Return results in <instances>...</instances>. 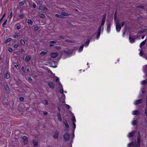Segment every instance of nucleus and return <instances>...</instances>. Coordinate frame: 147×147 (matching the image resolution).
<instances>
[{
    "label": "nucleus",
    "instance_id": "f257e3e1",
    "mask_svg": "<svg viewBox=\"0 0 147 147\" xmlns=\"http://www.w3.org/2000/svg\"><path fill=\"white\" fill-rule=\"evenodd\" d=\"M106 14L104 13L103 15V17L102 19V21L101 23V25L99 27L98 31H97V36L96 37V38L97 39H98L99 37L101 32V26H102L105 23V20L106 19Z\"/></svg>",
    "mask_w": 147,
    "mask_h": 147
},
{
    "label": "nucleus",
    "instance_id": "f03ea898",
    "mask_svg": "<svg viewBox=\"0 0 147 147\" xmlns=\"http://www.w3.org/2000/svg\"><path fill=\"white\" fill-rule=\"evenodd\" d=\"M141 142L140 134L139 131H138L137 136V141L136 146H134L133 147H140Z\"/></svg>",
    "mask_w": 147,
    "mask_h": 147
},
{
    "label": "nucleus",
    "instance_id": "7ed1b4c3",
    "mask_svg": "<svg viewBox=\"0 0 147 147\" xmlns=\"http://www.w3.org/2000/svg\"><path fill=\"white\" fill-rule=\"evenodd\" d=\"M63 138L65 141L69 140L70 138V135L69 133L67 132L64 134L63 136Z\"/></svg>",
    "mask_w": 147,
    "mask_h": 147
},
{
    "label": "nucleus",
    "instance_id": "20e7f679",
    "mask_svg": "<svg viewBox=\"0 0 147 147\" xmlns=\"http://www.w3.org/2000/svg\"><path fill=\"white\" fill-rule=\"evenodd\" d=\"M58 55V53L53 52L51 53L50 55V56L51 57L55 58Z\"/></svg>",
    "mask_w": 147,
    "mask_h": 147
},
{
    "label": "nucleus",
    "instance_id": "39448f33",
    "mask_svg": "<svg viewBox=\"0 0 147 147\" xmlns=\"http://www.w3.org/2000/svg\"><path fill=\"white\" fill-rule=\"evenodd\" d=\"M22 139L23 140V141L25 144H26L28 143V138L26 136H23L22 137Z\"/></svg>",
    "mask_w": 147,
    "mask_h": 147
},
{
    "label": "nucleus",
    "instance_id": "423d86ee",
    "mask_svg": "<svg viewBox=\"0 0 147 147\" xmlns=\"http://www.w3.org/2000/svg\"><path fill=\"white\" fill-rule=\"evenodd\" d=\"M143 101V100L142 99H141L136 100L134 104L135 105H137L140 104L142 103Z\"/></svg>",
    "mask_w": 147,
    "mask_h": 147
},
{
    "label": "nucleus",
    "instance_id": "0eeeda50",
    "mask_svg": "<svg viewBox=\"0 0 147 147\" xmlns=\"http://www.w3.org/2000/svg\"><path fill=\"white\" fill-rule=\"evenodd\" d=\"M59 134V131H57L53 135V137L55 139H57L58 137V135Z\"/></svg>",
    "mask_w": 147,
    "mask_h": 147
},
{
    "label": "nucleus",
    "instance_id": "6e6552de",
    "mask_svg": "<svg viewBox=\"0 0 147 147\" xmlns=\"http://www.w3.org/2000/svg\"><path fill=\"white\" fill-rule=\"evenodd\" d=\"M63 122L67 128H69V125L68 124L67 121L65 119H64L63 120Z\"/></svg>",
    "mask_w": 147,
    "mask_h": 147
},
{
    "label": "nucleus",
    "instance_id": "1a4fd4ad",
    "mask_svg": "<svg viewBox=\"0 0 147 147\" xmlns=\"http://www.w3.org/2000/svg\"><path fill=\"white\" fill-rule=\"evenodd\" d=\"M48 86L51 89L54 88L55 85L52 82H49L48 83Z\"/></svg>",
    "mask_w": 147,
    "mask_h": 147
},
{
    "label": "nucleus",
    "instance_id": "9d476101",
    "mask_svg": "<svg viewBox=\"0 0 147 147\" xmlns=\"http://www.w3.org/2000/svg\"><path fill=\"white\" fill-rule=\"evenodd\" d=\"M121 27L119 24H118V23H116V29L117 32H119L121 30Z\"/></svg>",
    "mask_w": 147,
    "mask_h": 147
},
{
    "label": "nucleus",
    "instance_id": "9b49d317",
    "mask_svg": "<svg viewBox=\"0 0 147 147\" xmlns=\"http://www.w3.org/2000/svg\"><path fill=\"white\" fill-rule=\"evenodd\" d=\"M111 23L109 22H107V31L108 32H109L110 31L111 28Z\"/></svg>",
    "mask_w": 147,
    "mask_h": 147
},
{
    "label": "nucleus",
    "instance_id": "f8f14e48",
    "mask_svg": "<svg viewBox=\"0 0 147 147\" xmlns=\"http://www.w3.org/2000/svg\"><path fill=\"white\" fill-rule=\"evenodd\" d=\"M4 86L5 88V90L6 92H9V88L7 84H5L4 85Z\"/></svg>",
    "mask_w": 147,
    "mask_h": 147
},
{
    "label": "nucleus",
    "instance_id": "ddd939ff",
    "mask_svg": "<svg viewBox=\"0 0 147 147\" xmlns=\"http://www.w3.org/2000/svg\"><path fill=\"white\" fill-rule=\"evenodd\" d=\"M135 132L134 131H133L131 132H130L129 133L128 135V136L129 138H130L133 136L135 135Z\"/></svg>",
    "mask_w": 147,
    "mask_h": 147
},
{
    "label": "nucleus",
    "instance_id": "4468645a",
    "mask_svg": "<svg viewBox=\"0 0 147 147\" xmlns=\"http://www.w3.org/2000/svg\"><path fill=\"white\" fill-rule=\"evenodd\" d=\"M57 118L58 120L59 121H61L62 119L61 118V115L60 113H57Z\"/></svg>",
    "mask_w": 147,
    "mask_h": 147
},
{
    "label": "nucleus",
    "instance_id": "2eb2a0df",
    "mask_svg": "<svg viewBox=\"0 0 147 147\" xmlns=\"http://www.w3.org/2000/svg\"><path fill=\"white\" fill-rule=\"evenodd\" d=\"M57 42V41H51L49 42V43H50L49 46V47H53L54 46V45L53 44V43H55Z\"/></svg>",
    "mask_w": 147,
    "mask_h": 147
},
{
    "label": "nucleus",
    "instance_id": "dca6fc26",
    "mask_svg": "<svg viewBox=\"0 0 147 147\" xmlns=\"http://www.w3.org/2000/svg\"><path fill=\"white\" fill-rule=\"evenodd\" d=\"M129 39L130 42L131 43H133L135 42L134 38H132L131 37V35L130 34L129 37Z\"/></svg>",
    "mask_w": 147,
    "mask_h": 147
},
{
    "label": "nucleus",
    "instance_id": "f3484780",
    "mask_svg": "<svg viewBox=\"0 0 147 147\" xmlns=\"http://www.w3.org/2000/svg\"><path fill=\"white\" fill-rule=\"evenodd\" d=\"M38 142L37 141H34L33 142V144L34 147H38Z\"/></svg>",
    "mask_w": 147,
    "mask_h": 147
},
{
    "label": "nucleus",
    "instance_id": "a211bd4d",
    "mask_svg": "<svg viewBox=\"0 0 147 147\" xmlns=\"http://www.w3.org/2000/svg\"><path fill=\"white\" fill-rule=\"evenodd\" d=\"M30 59L31 57L30 55L27 56L25 58V60L27 62H28L30 60Z\"/></svg>",
    "mask_w": 147,
    "mask_h": 147
},
{
    "label": "nucleus",
    "instance_id": "6ab92c4d",
    "mask_svg": "<svg viewBox=\"0 0 147 147\" xmlns=\"http://www.w3.org/2000/svg\"><path fill=\"white\" fill-rule=\"evenodd\" d=\"M65 42L68 43H73L76 42V41L74 40H70L66 39L65 40Z\"/></svg>",
    "mask_w": 147,
    "mask_h": 147
},
{
    "label": "nucleus",
    "instance_id": "aec40b11",
    "mask_svg": "<svg viewBox=\"0 0 147 147\" xmlns=\"http://www.w3.org/2000/svg\"><path fill=\"white\" fill-rule=\"evenodd\" d=\"M143 71L146 74V76H147V65L143 68Z\"/></svg>",
    "mask_w": 147,
    "mask_h": 147
},
{
    "label": "nucleus",
    "instance_id": "412c9836",
    "mask_svg": "<svg viewBox=\"0 0 147 147\" xmlns=\"http://www.w3.org/2000/svg\"><path fill=\"white\" fill-rule=\"evenodd\" d=\"M55 16H56L58 18H59L61 19H63L64 18V17H63V16L61 15H59L57 14H55Z\"/></svg>",
    "mask_w": 147,
    "mask_h": 147
},
{
    "label": "nucleus",
    "instance_id": "4be33fe9",
    "mask_svg": "<svg viewBox=\"0 0 147 147\" xmlns=\"http://www.w3.org/2000/svg\"><path fill=\"white\" fill-rule=\"evenodd\" d=\"M4 77L8 79L10 77V76L9 73L6 72L5 74Z\"/></svg>",
    "mask_w": 147,
    "mask_h": 147
},
{
    "label": "nucleus",
    "instance_id": "5701e85b",
    "mask_svg": "<svg viewBox=\"0 0 147 147\" xmlns=\"http://www.w3.org/2000/svg\"><path fill=\"white\" fill-rule=\"evenodd\" d=\"M139 112L138 110L134 111L132 113V114L134 115H137L139 114Z\"/></svg>",
    "mask_w": 147,
    "mask_h": 147
},
{
    "label": "nucleus",
    "instance_id": "b1692460",
    "mask_svg": "<svg viewBox=\"0 0 147 147\" xmlns=\"http://www.w3.org/2000/svg\"><path fill=\"white\" fill-rule=\"evenodd\" d=\"M12 38H7V39H6L5 40L4 42L5 44H6V43L9 42L10 41L12 40Z\"/></svg>",
    "mask_w": 147,
    "mask_h": 147
},
{
    "label": "nucleus",
    "instance_id": "393cba45",
    "mask_svg": "<svg viewBox=\"0 0 147 147\" xmlns=\"http://www.w3.org/2000/svg\"><path fill=\"white\" fill-rule=\"evenodd\" d=\"M60 92L62 94H63V97H62V98H63L64 99L65 98V95L63 93V88H62L61 90H60Z\"/></svg>",
    "mask_w": 147,
    "mask_h": 147
},
{
    "label": "nucleus",
    "instance_id": "a878e982",
    "mask_svg": "<svg viewBox=\"0 0 147 147\" xmlns=\"http://www.w3.org/2000/svg\"><path fill=\"white\" fill-rule=\"evenodd\" d=\"M27 23L28 24L32 25L33 23V22L31 20L29 19L28 20Z\"/></svg>",
    "mask_w": 147,
    "mask_h": 147
},
{
    "label": "nucleus",
    "instance_id": "bb28decb",
    "mask_svg": "<svg viewBox=\"0 0 147 147\" xmlns=\"http://www.w3.org/2000/svg\"><path fill=\"white\" fill-rule=\"evenodd\" d=\"M146 40L142 42L140 45V47L141 48L142 46L144 45L146 43Z\"/></svg>",
    "mask_w": 147,
    "mask_h": 147
},
{
    "label": "nucleus",
    "instance_id": "cd10ccee",
    "mask_svg": "<svg viewBox=\"0 0 147 147\" xmlns=\"http://www.w3.org/2000/svg\"><path fill=\"white\" fill-rule=\"evenodd\" d=\"M135 144H136V143L135 142H132L128 144V147L131 146H132L134 145Z\"/></svg>",
    "mask_w": 147,
    "mask_h": 147
},
{
    "label": "nucleus",
    "instance_id": "c85d7f7f",
    "mask_svg": "<svg viewBox=\"0 0 147 147\" xmlns=\"http://www.w3.org/2000/svg\"><path fill=\"white\" fill-rule=\"evenodd\" d=\"M61 14L63 16H69V14L68 13L64 12H62L61 13Z\"/></svg>",
    "mask_w": 147,
    "mask_h": 147
},
{
    "label": "nucleus",
    "instance_id": "c756f323",
    "mask_svg": "<svg viewBox=\"0 0 147 147\" xmlns=\"http://www.w3.org/2000/svg\"><path fill=\"white\" fill-rule=\"evenodd\" d=\"M20 42L21 44L23 45H24L25 43V41L23 39H21L20 40Z\"/></svg>",
    "mask_w": 147,
    "mask_h": 147
},
{
    "label": "nucleus",
    "instance_id": "7c9ffc66",
    "mask_svg": "<svg viewBox=\"0 0 147 147\" xmlns=\"http://www.w3.org/2000/svg\"><path fill=\"white\" fill-rule=\"evenodd\" d=\"M84 45H82L80 46L79 49V51H81L82 50Z\"/></svg>",
    "mask_w": 147,
    "mask_h": 147
},
{
    "label": "nucleus",
    "instance_id": "2f4dec72",
    "mask_svg": "<svg viewBox=\"0 0 147 147\" xmlns=\"http://www.w3.org/2000/svg\"><path fill=\"white\" fill-rule=\"evenodd\" d=\"M90 40H88L85 43V45L86 47L87 46L89 43H90Z\"/></svg>",
    "mask_w": 147,
    "mask_h": 147
},
{
    "label": "nucleus",
    "instance_id": "473e14b6",
    "mask_svg": "<svg viewBox=\"0 0 147 147\" xmlns=\"http://www.w3.org/2000/svg\"><path fill=\"white\" fill-rule=\"evenodd\" d=\"M13 15V13L12 12H10V14L9 15V16H8V18L9 19H11V18Z\"/></svg>",
    "mask_w": 147,
    "mask_h": 147
},
{
    "label": "nucleus",
    "instance_id": "72a5a7b5",
    "mask_svg": "<svg viewBox=\"0 0 147 147\" xmlns=\"http://www.w3.org/2000/svg\"><path fill=\"white\" fill-rule=\"evenodd\" d=\"M7 22V20H6L5 21V22L3 23V24H2V26L3 27H4L5 26Z\"/></svg>",
    "mask_w": 147,
    "mask_h": 147
},
{
    "label": "nucleus",
    "instance_id": "f704fd0d",
    "mask_svg": "<svg viewBox=\"0 0 147 147\" xmlns=\"http://www.w3.org/2000/svg\"><path fill=\"white\" fill-rule=\"evenodd\" d=\"M137 122L136 121L134 120L132 122V123L133 125H137Z\"/></svg>",
    "mask_w": 147,
    "mask_h": 147
},
{
    "label": "nucleus",
    "instance_id": "c9c22d12",
    "mask_svg": "<svg viewBox=\"0 0 147 147\" xmlns=\"http://www.w3.org/2000/svg\"><path fill=\"white\" fill-rule=\"evenodd\" d=\"M147 83V82L146 80H144L142 81L141 82V84L142 85H144L146 83Z\"/></svg>",
    "mask_w": 147,
    "mask_h": 147
},
{
    "label": "nucleus",
    "instance_id": "e433bc0d",
    "mask_svg": "<svg viewBox=\"0 0 147 147\" xmlns=\"http://www.w3.org/2000/svg\"><path fill=\"white\" fill-rule=\"evenodd\" d=\"M40 17L42 18H45V15L42 13H41L40 14Z\"/></svg>",
    "mask_w": 147,
    "mask_h": 147
},
{
    "label": "nucleus",
    "instance_id": "4c0bfd02",
    "mask_svg": "<svg viewBox=\"0 0 147 147\" xmlns=\"http://www.w3.org/2000/svg\"><path fill=\"white\" fill-rule=\"evenodd\" d=\"M71 121H73V122H75L76 119H75V117L74 116H73L71 118Z\"/></svg>",
    "mask_w": 147,
    "mask_h": 147
},
{
    "label": "nucleus",
    "instance_id": "58836bf2",
    "mask_svg": "<svg viewBox=\"0 0 147 147\" xmlns=\"http://www.w3.org/2000/svg\"><path fill=\"white\" fill-rule=\"evenodd\" d=\"M8 51L9 52H12L13 51V49L11 47H9Z\"/></svg>",
    "mask_w": 147,
    "mask_h": 147
},
{
    "label": "nucleus",
    "instance_id": "ea45409f",
    "mask_svg": "<svg viewBox=\"0 0 147 147\" xmlns=\"http://www.w3.org/2000/svg\"><path fill=\"white\" fill-rule=\"evenodd\" d=\"M136 7L137 8H141L142 9H144V6H142V5H140V6H136Z\"/></svg>",
    "mask_w": 147,
    "mask_h": 147
},
{
    "label": "nucleus",
    "instance_id": "a19ab883",
    "mask_svg": "<svg viewBox=\"0 0 147 147\" xmlns=\"http://www.w3.org/2000/svg\"><path fill=\"white\" fill-rule=\"evenodd\" d=\"M38 3L39 4H42L43 3V1L42 0H38Z\"/></svg>",
    "mask_w": 147,
    "mask_h": 147
},
{
    "label": "nucleus",
    "instance_id": "79ce46f5",
    "mask_svg": "<svg viewBox=\"0 0 147 147\" xmlns=\"http://www.w3.org/2000/svg\"><path fill=\"white\" fill-rule=\"evenodd\" d=\"M55 48L57 49H61V47L60 46H55Z\"/></svg>",
    "mask_w": 147,
    "mask_h": 147
},
{
    "label": "nucleus",
    "instance_id": "37998d69",
    "mask_svg": "<svg viewBox=\"0 0 147 147\" xmlns=\"http://www.w3.org/2000/svg\"><path fill=\"white\" fill-rule=\"evenodd\" d=\"M145 114L146 115V117L147 118V107L146 108L145 110Z\"/></svg>",
    "mask_w": 147,
    "mask_h": 147
},
{
    "label": "nucleus",
    "instance_id": "c03bdc74",
    "mask_svg": "<svg viewBox=\"0 0 147 147\" xmlns=\"http://www.w3.org/2000/svg\"><path fill=\"white\" fill-rule=\"evenodd\" d=\"M48 9V8L46 7L43 6L42 10H43L46 11Z\"/></svg>",
    "mask_w": 147,
    "mask_h": 147
},
{
    "label": "nucleus",
    "instance_id": "a18cd8bd",
    "mask_svg": "<svg viewBox=\"0 0 147 147\" xmlns=\"http://www.w3.org/2000/svg\"><path fill=\"white\" fill-rule=\"evenodd\" d=\"M19 5L21 6H22L24 5V1H21L19 3Z\"/></svg>",
    "mask_w": 147,
    "mask_h": 147
},
{
    "label": "nucleus",
    "instance_id": "49530a36",
    "mask_svg": "<svg viewBox=\"0 0 147 147\" xmlns=\"http://www.w3.org/2000/svg\"><path fill=\"white\" fill-rule=\"evenodd\" d=\"M145 32L144 30H139L138 31V33H142Z\"/></svg>",
    "mask_w": 147,
    "mask_h": 147
},
{
    "label": "nucleus",
    "instance_id": "de8ad7c7",
    "mask_svg": "<svg viewBox=\"0 0 147 147\" xmlns=\"http://www.w3.org/2000/svg\"><path fill=\"white\" fill-rule=\"evenodd\" d=\"M22 70V71L25 73V71L24 69V67L23 66H22L21 68Z\"/></svg>",
    "mask_w": 147,
    "mask_h": 147
},
{
    "label": "nucleus",
    "instance_id": "09e8293b",
    "mask_svg": "<svg viewBox=\"0 0 147 147\" xmlns=\"http://www.w3.org/2000/svg\"><path fill=\"white\" fill-rule=\"evenodd\" d=\"M47 53V52H44V51H42L41 53H40V54L42 55H45Z\"/></svg>",
    "mask_w": 147,
    "mask_h": 147
},
{
    "label": "nucleus",
    "instance_id": "8fccbe9b",
    "mask_svg": "<svg viewBox=\"0 0 147 147\" xmlns=\"http://www.w3.org/2000/svg\"><path fill=\"white\" fill-rule=\"evenodd\" d=\"M33 3L32 4V6L34 8H35L36 7V4L34 3L33 2Z\"/></svg>",
    "mask_w": 147,
    "mask_h": 147
},
{
    "label": "nucleus",
    "instance_id": "3c124183",
    "mask_svg": "<svg viewBox=\"0 0 147 147\" xmlns=\"http://www.w3.org/2000/svg\"><path fill=\"white\" fill-rule=\"evenodd\" d=\"M140 55L141 56H142V55H144V53L142 52V51H141L140 52Z\"/></svg>",
    "mask_w": 147,
    "mask_h": 147
},
{
    "label": "nucleus",
    "instance_id": "603ef678",
    "mask_svg": "<svg viewBox=\"0 0 147 147\" xmlns=\"http://www.w3.org/2000/svg\"><path fill=\"white\" fill-rule=\"evenodd\" d=\"M5 14H4L3 16L0 19V22H1L2 20L3 19L4 16H5Z\"/></svg>",
    "mask_w": 147,
    "mask_h": 147
},
{
    "label": "nucleus",
    "instance_id": "864d4df0",
    "mask_svg": "<svg viewBox=\"0 0 147 147\" xmlns=\"http://www.w3.org/2000/svg\"><path fill=\"white\" fill-rule=\"evenodd\" d=\"M44 101L45 102V104L46 105H48L49 103H48V101L47 100H45Z\"/></svg>",
    "mask_w": 147,
    "mask_h": 147
},
{
    "label": "nucleus",
    "instance_id": "5fc2aeb1",
    "mask_svg": "<svg viewBox=\"0 0 147 147\" xmlns=\"http://www.w3.org/2000/svg\"><path fill=\"white\" fill-rule=\"evenodd\" d=\"M65 105L66 106V107L67 109H69L70 107L69 105L67 104H65Z\"/></svg>",
    "mask_w": 147,
    "mask_h": 147
},
{
    "label": "nucleus",
    "instance_id": "6e6d98bb",
    "mask_svg": "<svg viewBox=\"0 0 147 147\" xmlns=\"http://www.w3.org/2000/svg\"><path fill=\"white\" fill-rule=\"evenodd\" d=\"M34 30L37 31L38 30L39 28L38 27H36L34 28Z\"/></svg>",
    "mask_w": 147,
    "mask_h": 147
},
{
    "label": "nucleus",
    "instance_id": "4d7b16f0",
    "mask_svg": "<svg viewBox=\"0 0 147 147\" xmlns=\"http://www.w3.org/2000/svg\"><path fill=\"white\" fill-rule=\"evenodd\" d=\"M19 36L18 34H16L13 36V37L14 38H17Z\"/></svg>",
    "mask_w": 147,
    "mask_h": 147
},
{
    "label": "nucleus",
    "instance_id": "13d9d810",
    "mask_svg": "<svg viewBox=\"0 0 147 147\" xmlns=\"http://www.w3.org/2000/svg\"><path fill=\"white\" fill-rule=\"evenodd\" d=\"M43 6H39V8L40 10H42Z\"/></svg>",
    "mask_w": 147,
    "mask_h": 147
},
{
    "label": "nucleus",
    "instance_id": "bf43d9fd",
    "mask_svg": "<svg viewBox=\"0 0 147 147\" xmlns=\"http://www.w3.org/2000/svg\"><path fill=\"white\" fill-rule=\"evenodd\" d=\"M18 47V45L17 44H15L14 45V47L15 48H17Z\"/></svg>",
    "mask_w": 147,
    "mask_h": 147
},
{
    "label": "nucleus",
    "instance_id": "052dcab7",
    "mask_svg": "<svg viewBox=\"0 0 147 147\" xmlns=\"http://www.w3.org/2000/svg\"><path fill=\"white\" fill-rule=\"evenodd\" d=\"M20 100L21 101H22L24 100V98L23 97H21L20 98Z\"/></svg>",
    "mask_w": 147,
    "mask_h": 147
},
{
    "label": "nucleus",
    "instance_id": "680f3d73",
    "mask_svg": "<svg viewBox=\"0 0 147 147\" xmlns=\"http://www.w3.org/2000/svg\"><path fill=\"white\" fill-rule=\"evenodd\" d=\"M64 53H65L66 54H69V52L67 51H65L64 52Z\"/></svg>",
    "mask_w": 147,
    "mask_h": 147
},
{
    "label": "nucleus",
    "instance_id": "e2e57ef3",
    "mask_svg": "<svg viewBox=\"0 0 147 147\" xmlns=\"http://www.w3.org/2000/svg\"><path fill=\"white\" fill-rule=\"evenodd\" d=\"M28 79L30 81H31L32 80V78L30 77H28Z\"/></svg>",
    "mask_w": 147,
    "mask_h": 147
},
{
    "label": "nucleus",
    "instance_id": "0e129e2a",
    "mask_svg": "<svg viewBox=\"0 0 147 147\" xmlns=\"http://www.w3.org/2000/svg\"><path fill=\"white\" fill-rule=\"evenodd\" d=\"M59 37L60 39H64V38L62 36H59Z\"/></svg>",
    "mask_w": 147,
    "mask_h": 147
},
{
    "label": "nucleus",
    "instance_id": "69168bd1",
    "mask_svg": "<svg viewBox=\"0 0 147 147\" xmlns=\"http://www.w3.org/2000/svg\"><path fill=\"white\" fill-rule=\"evenodd\" d=\"M124 24H125V23L124 22H123L121 23V27H122L124 26Z\"/></svg>",
    "mask_w": 147,
    "mask_h": 147
},
{
    "label": "nucleus",
    "instance_id": "338daca9",
    "mask_svg": "<svg viewBox=\"0 0 147 147\" xmlns=\"http://www.w3.org/2000/svg\"><path fill=\"white\" fill-rule=\"evenodd\" d=\"M43 114L45 115H47L48 114V113L47 112L45 111L43 112Z\"/></svg>",
    "mask_w": 147,
    "mask_h": 147
},
{
    "label": "nucleus",
    "instance_id": "774afa93",
    "mask_svg": "<svg viewBox=\"0 0 147 147\" xmlns=\"http://www.w3.org/2000/svg\"><path fill=\"white\" fill-rule=\"evenodd\" d=\"M146 105L147 106V96H146Z\"/></svg>",
    "mask_w": 147,
    "mask_h": 147
}]
</instances>
